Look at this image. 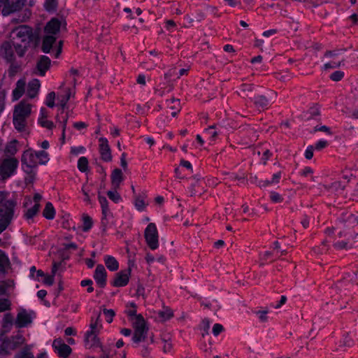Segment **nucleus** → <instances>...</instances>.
I'll return each instance as SVG.
<instances>
[{
	"label": "nucleus",
	"instance_id": "1",
	"mask_svg": "<svg viewBox=\"0 0 358 358\" xmlns=\"http://www.w3.org/2000/svg\"><path fill=\"white\" fill-rule=\"evenodd\" d=\"M10 38L15 51L20 57L24 55L31 43L36 47L40 42L38 34L33 32L32 29L26 25L14 29L10 34Z\"/></svg>",
	"mask_w": 358,
	"mask_h": 358
},
{
	"label": "nucleus",
	"instance_id": "2",
	"mask_svg": "<svg viewBox=\"0 0 358 358\" xmlns=\"http://www.w3.org/2000/svg\"><path fill=\"white\" fill-rule=\"evenodd\" d=\"M10 194L0 191V234L5 231L14 217L16 200L9 198Z\"/></svg>",
	"mask_w": 358,
	"mask_h": 358
},
{
	"label": "nucleus",
	"instance_id": "3",
	"mask_svg": "<svg viewBox=\"0 0 358 358\" xmlns=\"http://www.w3.org/2000/svg\"><path fill=\"white\" fill-rule=\"evenodd\" d=\"M25 338L21 334H17L10 337L5 336L4 334H0V356L7 357L10 355V351L19 348L24 343Z\"/></svg>",
	"mask_w": 358,
	"mask_h": 358
},
{
	"label": "nucleus",
	"instance_id": "4",
	"mask_svg": "<svg viewBox=\"0 0 358 358\" xmlns=\"http://www.w3.org/2000/svg\"><path fill=\"white\" fill-rule=\"evenodd\" d=\"M132 322L134 329V334L132 337L133 341L136 343L144 341L147 337L149 329L142 315L138 314L136 317V320Z\"/></svg>",
	"mask_w": 358,
	"mask_h": 358
},
{
	"label": "nucleus",
	"instance_id": "5",
	"mask_svg": "<svg viewBox=\"0 0 358 358\" xmlns=\"http://www.w3.org/2000/svg\"><path fill=\"white\" fill-rule=\"evenodd\" d=\"M19 162L15 157H8L0 162V180H5L15 172Z\"/></svg>",
	"mask_w": 358,
	"mask_h": 358
},
{
	"label": "nucleus",
	"instance_id": "6",
	"mask_svg": "<svg viewBox=\"0 0 358 358\" xmlns=\"http://www.w3.org/2000/svg\"><path fill=\"white\" fill-rule=\"evenodd\" d=\"M144 237L148 247L151 250H156L159 247V234L155 223H150L144 231Z\"/></svg>",
	"mask_w": 358,
	"mask_h": 358
},
{
	"label": "nucleus",
	"instance_id": "7",
	"mask_svg": "<svg viewBox=\"0 0 358 358\" xmlns=\"http://www.w3.org/2000/svg\"><path fill=\"white\" fill-rule=\"evenodd\" d=\"M21 162L22 166H26L25 168L23 167V170L27 174H31L33 169L38 166L36 153L32 152L30 149L23 152Z\"/></svg>",
	"mask_w": 358,
	"mask_h": 358
},
{
	"label": "nucleus",
	"instance_id": "8",
	"mask_svg": "<svg viewBox=\"0 0 358 358\" xmlns=\"http://www.w3.org/2000/svg\"><path fill=\"white\" fill-rule=\"evenodd\" d=\"M3 8L1 10L3 15L6 16L12 13L20 10L24 5L26 0H1Z\"/></svg>",
	"mask_w": 358,
	"mask_h": 358
},
{
	"label": "nucleus",
	"instance_id": "9",
	"mask_svg": "<svg viewBox=\"0 0 358 358\" xmlns=\"http://www.w3.org/2000/svg\"><path fill=\"white\" fill-rule=\"evenodd\" d=\"M52 348L58 355L62 358H67L72 352L71 347L66 344L61 338L54 340Z\"/></svg>",
	"mask_w": 358,
	"mask_h": 358
},
{
	"label": "nucleus",
	"instance_id": "10",
	"mask_svg": "<svg viewBox=\"0 0 358 358\" xmlns=\"http://www.w3.org/2000/svg\"><path fill=\"white\" fill-rule=\"evenodd\" d=\"M51 60L45 55H42L36 62L34 73L44 76L46 71L50 68Z\"/></svg>",
	"mask_w": 358,
	"mask_h": 358
},
{
	"label": "nucleus",
	"instance_id": "11",
	"mask_svg": "<svg viewBox=\"0 0 358 358\" xmlns=\"http://www.w3.org/2000/svg\"><path fill=\"white\" fill-rule=\"evenodd\" d=\"M131 274V268H128L126 270L121 271L115 274L114 280L111 282L114 287H124L129 280V275Z\"/></svg>",
	"mask_w": 358,
	"mask_h": 358
},
{
	"label": "nucleus",
	"instance_id": "12",
	"mask_svg": "<svg viewBox=\"0 0 358 358\" xmlns=\"http://www.w3.org/2000/svg\"><path fill=\"white\" fill-rule=\"evenodd\" d=\"M94 279L96 284L103 288L106 285L107 272L102 264H98L94 273Z\"/></svg>",
	"mask_w": 358,
	"mask_h": 358
},
{
	"label": "nucleus",
	"instance_id": "13",
	"mask_svg": "<svg viewBox=\"0 0 358 358\" xmlns=\"http://www.w3.org/2000/svg\"><path fill=\"white\" fill-rule=\"evenodd\" d=\"M32 322L31 315L25 309H22L17 315L15 324L17 328L25 327Z\"/></svg>",
	"mask_w": 358,
	"mask_h": 358
},
{
	"label": "nucleus",
	"instance_id": "14",
	"mask_svg": "<svg viewBox=\"0 0 358 358\" xmlns=\"http://www.w3.org/2000/svg\"><path fill=\"white\" fill-rule=\"evenodd\" d=\"M99 152L101 159L105 162H110L112 160V155L108 140L102 137L99 138Z\"/></svg>",
	"mask_w": 358,
	"mask_h": 358
},
{
	"label": "nucleus",
	"instance_id": "15",
	"mask_svg": "<svg viewBox=\"0 0 358 358\" xmlns=\"http://www.w3.org/2000/svg\"><path fill=\"white\" fill-rule=\"evenodd\" d=\"M30 113L31 105L22 101L15 107L13 115L26 118Z\"/></svg>",
	"mask_w": 358,
	"mask_h": 358
},
{
	"label": "nucleus",
	"instance_id": "16",
	"mask_svg": "<svg viewBox=\"0 0 358 358\" xmlns=\"http://www.w3.org/2000/svg\"><path fill=\"white\" fill-rule=\"evenodd\" d=\"M13 46V44L12 40L10 41H4L1 46V50L3 54L4 58L8 62H10L15 60Z\"/></svg>",
	"mask_w": 358,
	"mask_h": 358
},
{
	"label": "nucleus",
	"instance_id": "17",
	"mask_svg": "<svg viewBox=\"0 0 358 358\" xmlns=\"http://www.w3.org/2000/svg\"><path fill=\"white\" fill-rule=\"evenodd\" d=\"M85 345L87 348H92L93 347H101V343L99 338L95 334L94 331H88L85 335Z\"/></svg>",
	"mask_w": 358,
	"mask_h": 358
},
{
	"label": "nucleus",
	"instance_id": "18",
	"mask_svg": "<svg viewBox=\"0 0 358 358\" xmlns=\"http://www.w3.org/2000/svg\"><path fill=\"white\" fill-rule=\"evenodd\" d=\"M99 201L101 204L103 215L101 218V224L105 229L108 224L106 217L108 215L110 214V210L108 208V202L105 196H101L100 194H99Z\"/></svg>",
	"mask_w": 358,
	"mask_h": 358
},
{
	"label": "nucleus",
	"instance_id": "19",
	"mask_svg": "<svg viewBox=\"0 0 358 358\" xmlns=\"http://www.w3.org/2000/svg\"><path fill=\"white\" fill-rule=\"evenodd\" d=\"M340 221L348 228L354 227L358 224L357 217L348 212L343 213L341 215Z\"/></svg>",
	"mask_w": 358,
	"mask_h": 358
},
{
	"label": "nucleus",
	"instance_id": "20",
	"mask_svg": "<svg viewBox=\"0 0 358 358\" xmlns=\"http://www.w3.org/2000/svg\"><path fill=\"white\" fill-rule=\"evenodd\" d=\"M111 185L113 189H117L123 181V173L121 169H115L111 173Z\"/></svg>",
	"mask_w": 358,
	"mask_h": 358
},
{
	"label": "nucleus",
	"instance_id": "21",
	"mask_svg": "<svg viewBox=\"0 0 358 358\" xmlns=\"http://www.w3.org/2000/svg\"><path fill=\"white\" fill-rule=\"evenodd\" d=\"M61 22L57 18H52L45 27V31L48 34H56L60 29Z\"/></svg>",
	"mask_w": 358,
	"mask_h": 358
},
{
	"label": "nucleus",
	"instance_id": "22",
	"mask_svg": "<svg viewBox=\"0 0 358 358\" xmlns=\"http://www.w3.org/2000/svg\"><path fill=\"white\" fill-rule=\"evenodd\" d=\"M10 262L6 253L0 250V277L4 275L7 273V270L10 268Z\"/></svg>",
	"mask_w": 358,
	"mask_h": 358
},
{
	"label": "nucleus",
	"instance_id": "23",
	"mask_svg": "<svg viewBox=\"0 0 358 358\" xmlns=\"http://www.w3.org/2000/svg\"><path fill=\"white\" fill-rule=\"evenodd\" d=\"M41 84L38 79H33L28 84L27 95L29 98L34 99L36 96L39 90Z\"/></svg>",
	"mask_w": 358,
	"mask_h": 358
},
{
	"label": "nucleus",
	"instance_id": "24",
	"mask_svg": "<svg viewBox=\"0 0 358 358\" xmlns=\"http://www.w3.org/2000/svg\"><path fill=\"white\" fill-rule=\"evenodd\" d=\"M25 81L22 79L17 80L16 87L13 91V100H18L24 94L25 88Z\"/></svg>",
	"mask_w": 358,
	"mask_h": 358
},
{
	"label": "nucleus",
	"instance_id": "25",
	"mask_svg": "<svg viewBox=\"0 0 358 358\" xmlns=\"http://www.w3.org/2000/svg\"><path fill=\"white\" fill-rule=\"evenodd\" d=\"M255 90L253 85L250 84H242L240 87L238 94L243 96H248L250 99H252V92Z\"/></svg>",
	"mask_w": 358,
	"mask_h": 358
},
{
	"label": "nucleus",
	"instance_id": "26",
	"mask_svg": "<svg viewBox=\"0 0 358 358\" xmlns=\"http://www.w3.org/2000/svg\"><path fill=\"white\" fill-rule=\"evenodd\" d=\"M56 38L53 36H46L43 40L41 49L43 52L49 53L53 43L55 42Z\"/></svg>",
	"mask_w": 358,
	"mask_h": 358
},
{
	"label": "nucleus",
	"instance_id": "27",
	"mask_svg": "<svg viewBox=\"0 0 358 358\" xmlns=\"http://www.w3.org/2000/svg\"><path fill=\"white\" fill-rule=\"evenodd\" d=\"M104 262L106 267L111 271H115L119 268L118 262L112 256H106Z\"/></svg>",
	"mask_w": 358,
	"mask_h": 358
},
{
	"label": "nucleus",
	"instance_id": "28",
	"mask_svg": "<svg viewBox=\"0 0 358 358\" xmlns=\"http://www.w3.org/2000/svg\"><path fill=\"white\" fill-rule=\"evenodd\" d=\"M43 215L48 220H52L55 215V210L52 203L48 202L43 211Z\"/></svg>",
	"mask_w": 358,
	"mask_h": 358
},
{
	"label": "nucleus",
	"instance_id": "29",
	"mask_svg": "<svg viewBox=\"0 0 358 358\" xmlns=\"http://www.w3.org/2000/svg\"><path fill=\"white\" fill-rule=\"evenodd\" d=\"M254 100L255 105L258 108H265L268 106V100L264 95H259L252 99Z\"/></svg>",
	"mask_w": 358,
	"mask_h": 358
},
{
	"label": "nucleus",
	"instance_id": "30",
	"mask_svg": "<svg viewBox=\"0 0 358 358\" xmlns=\"http://www.w3.org/2000/svg\"><path fill=\"white\" fill-rule=\"evenodd\" d=\"M26 118L13 115V124L15 128L19 131H22L26 125Z\"/></svg>",
	"mask_w": 358,
	"mask_h": 358
},
{
	"label": "nucleus",
	"instance_id": "31",
	"mask_svg": "<svg viewBox=\"0 0 358 358\" xmlns=\"http://www.w3.org/2000/svg\"><path fill=\"white\" fill-rule=\"evenodd\" d=\"M173 316V311L169 308H164L163 310L158 313V317L161 321H166L169 320Z\"/></svg>",
	"mask_w": 358,
	"mask_h": 358
},
{
	"label": "nucleus",
	"instance_id": "32",
	"mask_svg": "<svg viewBox=\"0 0 358 358\" xmlns=\"http://www.w3.org/2000/svg\"><path fill=\"white\" fill-rule=\"evenodd\" d=\"M58 0H45L44 3L45 9L49 13H54L57 10Z\"/></svg>",
	"mask_w": 358,
	"mask_h": 358
},
{
	"label": "nucleus",
	"instance_id": "33",
	"mask_svg": "<svg viewBox=\"0 0 358 358\" xmlns=\"http://www.w3.org/2000/svg\"><path fill=\"white\" fill-rule=\"evenodd\" d=\"M307 114L308 117L307 120L316 119L317 117L320 115V109L318 105L313 106L309 108L307 111Z\"/></svg>",
	"mask_w": 358,
	"mask_h": 358
},
{
	"label": "nucleus",
	"instance_id": "34",
	"mask_svg": "<svg viewBox=\"0 0 358 358\" xmlns=\"http://www.w3.org/2000/svg\"><path fill=\"white\" fill-rule=\"evenodd\" d=\"M17 143V140H13L9 142L6 147L5 153L7 155H14L17 152L16 144Z\"/></svg>",
	"mask_w": 358,
	"mask_h": 358
},
{
	"label": "nucleus",
	"instance_id": "35",
	"mask_svg": "<svg viewBox=\"0 0 358 358\" xmlns=\"http://www.w3.org/2000/svg\"><path fill=\"white\" fill-rule=\"evenodd\" d=\"M14 286V281L12 280H8L6 281L0 282V295H4L6 294V289L9 287Z\"/></svg>",
	"mask_w": 358,
	"mask_h": 358
},
{
	"label": "nucleus",
	"instance_id": "36",
	"mask_svg": "<svg viewBox=\"0 0 358 358\" xmlns=\"http://www.w3.org/2000/svg\"><path fill=\"white\" fill-rule=\"evenodd\" d=\"M35 153H36V159H39L40 164L44 165L48 162L49 157H48V154L47 152H45L44 150H41V151L36 152Z\"/></svg>",
	"mask_w": 358,
	"mask_h": 358
},
{
	"label": "nucleus",
	"instance_id": "37",
	"mask_svg": "<svg viewBox=\"0 0 358 358\" xmlns=\"http://www.w3.org/2000/svg\"><path fill=\"white\" fill-rule=\"evenodd\" d=\"M78 169L81 172L87 171L88 169V159L85 157H81L78 161Z\"/></svg>",
	"mask_w": 358,
	"mask_h": 358
},
{
	"label": "nucleus",
	"instance_id": "38",
	"mask_svg": "<svg viewBox=\"0 0 358 358\" xmlns=\"http://www.w3.org/2000/svg\"><path fill=\"white\" fill-rule=\"evenodd\" d=\"M40 204L39 203H35V205L27 210V213H25L24 216L27 219H31L34 217L38 212L40 209Z\"/></svg>",
	"mask_w": 358,
	"mask_h": 358
},
{
	"label": "nucleus",
	"instance_id": "39",
	"mask_svg": "<svg viewBox=\"0 0 358 358\" xmlns=\"http://www.w3.org/2000/svg\"><path fill=\"white\" fill-rule=\"evenodd\" d=\"M13 323V317L11 313H6L3 319L2 327L3 329L9 328Z\"/></svg>",
	"mask_w": 358,
	"mask_h": 358
},
{
	"label": "nucleus",
	"instance_id": "40",
	"mask_svg": "<svg viewBox=\"0 0 358 358\" xmlns=\"http://www.w3.org/2000/svg\"><path fill=\"white\" fill-rule=\"evenodd\" d=\"M83 231H87L92 227V223H93L92 219L89 215H83Z\"/></svg>",
	"mask_w": 358,
	"mask_h": 358
},
{
	"label": "nucleus",
	"instance_id": "41",
	"mask_svg": "<svg viewBox=\"0 0 358 358\" xmlns=\"http://www.w3.org/2000/svg\"><path fill=\"white\" fill-rule=\"evenodd\" d=\"M71 96V89H67L66 93L65 95L62 96L60 100V106L62 108V112L64 111V108L66 106V103L69 100L70 97Z\"/></svg>",
	"mask_w": 358,
	"mask_h": 358
},
{
	"label": "nucleus",
	"instance_id": "42",
	"mask_svg": "<svg viewBox=\"0 0 358 358\" xmlns=\"http://www.w3.org/2000/svg\"><path fill=\"white\" fill-rule=\"evenodd\" d=\"M15 358H34L28 347H25L22 351L15 355Z\"/></svg>",
	"mask_w": 358,
	"mask_h": 358
},
{
	"label": "nucleus",
	"instance_id": "43",
	"mask_svg": "<svg viewBox=\"0 0 358 358\" xmlns=\"http://www.w3.org/2000/svg\"><path fill=\"white\" fill-rule=\"evenodd\" d=\"M107 195L108 198L115 203H117L120 201H121V196L119 193L117 192V189L108 191Z\"/></svg>",
	"mask_w": 358,
	"mask_h": 358
},
{
	"label": "nucleus",
	"instance_id": "44",
	"mask_svg": "<svg viewBox=\"0 0 358 358\" xmlns=\"http://www.w3.org/2000/svg\"><path fill=\"white\" fill-rule=\"evenodd\" d=\"M130 306L132 307L133 309L126 310V313L129 317H131V320L134 322V320H136V317L138 315L136 314V305L134 303L131 302L130 303Z\"/></svg>",
	"mask_w": 358,
	"mask_h": 358
},
{
	"label": "nucleus",
	"instance_id": "45",
	"mask_svg": "<svg viewBox=\"0 0 358 358\" xmlns=\"http://www.w3.org/2000/svg\"><path fill=\"white\" fill-rule=\"evenodd\" d=\"M55 93L54 92H50L46 97V105L49 108L55 106Z\"/></svg>",
	"mask_w": 358,
	"mask_h": 358
},
{
	"label": "nucleus",
	"instance_id": "46",
	"mask_svg": "<svg viewBox=\"0 0 358 358\" xmlns=\"http://www.w3.org/2000/svg\"><path fill=\"white\" fill-rule=\"evenodd\" d=\"M93 281L90 279L83 280L80 282V285L82 287H87V292L88 293H92L94 291V287H92Z\"/></svg>",
	"mask_w": 358,
	"mask_h": 358
},
{
	"label": "nucleus",
	"instance_id": "47",
	"mask_svg": "<svg viewBox=\"0 0 358 358\" xmlns=\"http://www.w3.org/2000/svg\"><path fill=\"white\" fill-rule=\"evenodd\" d=\"M103 313L106 317L107 322H108V323L112 322L113 317L115 315V311L112 309L103 308Z\"/></svg>",
	"mask_w": 358,
	"mask_h": 358
},
{
	"label": "nucleus",
	"instance_id": "48",
	"mask_svg": "<svg viewBox=\"0 0 358 358\" xmlns=\"http://www.w3.org/2000/svg\"><path fill=\"white\" fill-rule=\"evenodd\" d=\"M10 308V303L7 299H0V312L9 310Z\"/></svg>",
	"mask_w": 358,
	"mask_h": 358
},
{
	"label": "nucleus",
	"instance_id": "49",
	"mask_svg": "<svg viewBox=\"0 0 358 358\" xmlns=\"http://www.w3.org/2000/svg\"><path fill=\"white\" fill-rule=\"evenodd\" d=\"M344 77V73L341 71H336L331 74L330 78L334 81H340Z\"/></svg>",
	"mask_w": 358,
	"mask_h": 358
},
{
	"label": "nucleus",
	"instance_id": "50",
	"mask_svg": "<svg viewBox=\"0 0 358 358\" xmlns=\"http://www.w3.org/2000/svg\"><path fill=\"white\" fill-rule=\"evenodd\" d=\"M38 122L41 127H46L48 129H52L55 127L54 123L52 121L39 119Z\"/></svg>",
	"mask_w": 358,
	"mask_h": 358
},
{
	"label": "nucleus",
	"instance_id": "51",
	"mask_svg": "<svg viewBox=\"0 0 358 358\" xmlns=\"http://www.w3.org/2000/svg\"><path fill=\"white\" fill-rule=\"evenodd\" d=\"M10 66L9 69V75L10 76H13L18 71L20 66L17 64L15 63L14 61L10 62Z\"/></svg>",
	"mask_w": 358,
	"mask_h": 358
},
{
	"label": "nucleus",
	"instance_id": "52",
	"mask_svg": "<svg viewBox=\"0 0 358 358\" xmlns=\"http://www.w3.org/2000/svg\"><path fill=\"white\" fill-rule=\"evenodd\" d=\"M255 313L259 315V319L261 322H265L268 320L267 313L268 310H258Z\"/></svg>",
	"mask_w": 358,
	"mask_h": 358
},
{
	"label": "nucleus",
	"instance_id": "53",
	"mask_svg": "<svg viewBox=\"0 0 358 358\" xmlns=\"http://www.w3.org/2000/svg\"><path fill=\"white\" fill-rule=\"evenodd\" d=\"M224 327L220 324H215L213 327V334L215 336H218L222 331H223Z\"/></svg>",
	"mask_w": 358,
	"mask_h": 358
},
{
	"label": "nucleus",
	"instance_id": "54",
	"mask_svg": "<svg viewBox=\"0 0 358 358\" xmlns=\"http://www.w3.org/2000/svg\"><path fill=\"white\" fill-rule=\"evenodd\" d=\"M341 65H343V61L339 62L338 63L334 62L333 64L327 63L324 65V69L327 70L329 69L338 68V67L341 66Z\"/></svg>",
	"mask_w": 358,
	"mask_h": 358
},
{
	"label": "nucleus",
	"instance_id": "55",
	"mask_svg": "<svg viewBox=\"0 0 358 358\" xmlns=\"http://www.w3.org/2000/svg\"><path fill=\"white\" fill-rule=\"evenodd\" d=\"M313 150L314 147L313 145H309L305 152V157L307 159H311L313 157Z\"/></svg>",
	"mask_w": 358,
	"mask_h": 358
},
{
	"label": "nucleus",
	"instance_id": "56",
	"mask_svg": "<svg viewBox=\"0 0 358 358\" xmlns=\"http://www.w3.org/2000/svg\"><path fill=\"white\" fill-rule=\"evenodd\" d=\"M135 206L138 210H142L144 208V201L140 197H137L135 201Z\"/></svg>",
	"mask_w": 358,
	"mask_h": 358
},
{
	"label": "nucleus",
	"instance_id": "57",
	"mask_svg": "<svg viewBox=\"0 0 358 358\" xmlns=\"http://www.w3.org/2000/svg\"><path fill=\"white\" fill-rule=\"evenodd\" d=\"M271 199L273 202H281L282 201V196L277 192H272L271 193Z\"/></svg>",
	"mask_w": 358,
	"mask_h": 358
},
{
	"label": "nucleus",
	"instance_id": "58",
	"mask_svg": "<svg viewBox=\"0 0 358 358\" xmlns=\"http://www.w3.org/2000/svg\"><path fill=\"white\" fill-rule=\"evenodd\" d=\"M328 145V142L327 141H320L316 144L314 148L317 150H321L323 148H326Z\"/></svg>",
	"mask_w": 358,
	"mask_h": 358
},
{
	"label": "nucleus",
	"instance_id": "59",
	"mask_svg": "<svg viewBox=\"0 0 358 358\" xmlns=\"http://www.w3.org/2000/svg\"><path fill=\"white\" fill-rule=\"evenodd\" d=\"M271 152L269 151V150H266L264 152L263 156L262 158V161L264 165L266 164L267 160L269 159V157L271 156Z\"/></svg>",
	"mask_w": 358,
	"mask_h": 358
},
{
	"label": "nucleus",
	"instance_id": "60",
	"mask_svg": "<svg viewBox=\"0 0 358 358\" xmlns=\"http://www.w3.org/2000/svg\"><path fill=\"white\" fill-rule=\"evenodd\" d=\"M45 279L43 280V283L48 285L49 286L52 285L54 283V275H45L44 276Z\"/></svg>",
	"mask_w": 358,
	"mask_h": 358
},
{
	"label": "nucleus",
	"instance_id": "61",
	"mask_svg": "<svg viewBox=\"0 0 358 358\" xmlns=\"http://www.w3.org/2000/svg\"><path fill=\"white\" fill-rule=\"evenodd\" d=\"M170 101L172 103H174L173 106H171V109L172 110H175V109H177L178 111L180 110V100L179 99H176L174 98L171 99L170 100Z\"/></svg>",
	"mask_w": 358,
	"mask_h": 358
},
{
	"label": "nucleus",
	"instance_id": "62",
	"mask_svg": "<svg viewBox=\"0 0 358 358\" xmlns=\"http://www.w3.org/2000/svg\"><path fill=\"white\" fill-rule=\"evenodd\" d=\"M85 150V148L83 146L71 148V152L73 155H78Z\"/></svg>",
	"mask_w": 358,
	"mask_h": 358
},
{
	"label": "nucleus",
	"instance_id": "63",
	"mask_svg": "<svg viewBox=\"0 0 358 358\" xmlns=\"http://www.w3.org/2000/svg\"><path fill=\"white\" fill-rule=\"evenodd\" d=\"M120 164H121L122 167L124 169V170L127 169V162L126 160V153L125 152H123L121 155Z\"/></svg>",
	"mask_w": 358,
	"mask_h": 358
},
{
	"label": "nucleus",
	"instance_id": "64",
	"mask_svg": "<svg viewBox=\"0 0 358 358\" xmlns=\"http://www.w3.org/2000/svg\"><path fill=\"white\" fill-rule=\"evenodd\" d=\"M163 341L165 343L163 350L164 352H169L172 348V344L171 343H168V340L163 338Z\"/></svg>",
	"mask_w": 358,
	"mask_h": 358
}]
</instances>
